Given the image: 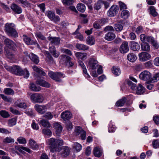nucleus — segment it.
<instances>
[{
  "instance_id": "1",
  "label": "nucleus",
  "mask_w": 159,
  "mask_h": 159,
  "mask_svg": "<svg viewBox=\"0 0 159 159\" xmlns=\"http://www.w3.org/2000/svg\"><path fill=\"white\" fill-rule=\"evenodd\" d=\"M63 143V140L53 138H50L47 141V144L49 146L51 152H59Z\"/></svg>"
},
{
  "instance_id": "2",
  "label": "nucleus",
  "mask_w": 159,
  "mask_h": 159,
  "mask_svg": "<svg viewBox=\"0 0 159 159\" xmlns=\"http://www.w3.org/2000/svg\"><path fill=\"white\" fill-rule=\"evenodd\" d=\"M5 27V32L9 36L15 38L18 36V34L15 29V25L14 24L6 23Z\"/></svg>"
},
{
  "instance_id": "3",
  "label": "nucleus",
  "mask_w": 159,
  "mask_h": 159,
  "mask_svg": "<svg viewBox=\"0 0 159 159\" xmlns=\"http://www.w3.org/2000/svg\"><path fill=\"white\" fill-rule=\"evenodd\" d=\"M6 69L13 74L19 75H22L23 73V70L19 66H5Z\"/></svg>"
},
{
  "instance_id": "4",
  "label": "nucleus",
  "mask_w": 159,
  "mask_h": 159,
  "mask_svg": "<svg viewBox=\"0 0 159 159\" xmlns=\"http://www.w3.org/2000/svg\"><path fill=\"white\" fill-rule=\"evenodd\" d=\"M48 75L52 79L55 81L61 82L62 81L61 78L63 77L64 74L60 72L50 71L48 73Z\"/></svg>"
},
{
  "instance_id": "5",
  "label": "nucleus",
  "mask_w": 159,
  "mask_h": 159,
  "mask_svg": "<svg viewBox=\"0 0 159 159\" xmlns=\"http://www.w3.org/2000/svg\"><path fill=\"white\" fill-rule=\"evenodd\" d=\"M5 46L9 49L14 50L16 47V44L12 40L7 38L4 40Z\"/></svg>"
},
{
  "instance_id": "6",
  "label": "nucleus",
  "mask_w": 159,
  "mask_h": 159,
  "mask_svg": "<svg viewBox=\"0 0 159 159\" xmlns=\"http://www.w3.org/2000/svg\"><path fill=\"white\" fill-rule=\"evenodd\" d=\"M30 99L32 101L35 103H40L43 101L42 96L38 93H33L30 95Z\"/></svg>"
},
{
  "instance_id": "7",
  "label": "nucleus",
  "mask_w": 159,
  "mask_h": 159,
  "mask_svg": "<svg viewBox=\"0 0 159 159\" xmlns=\"http://www.w3.org/2000/svg\"><path fill=\"white\" fill-rule=\"evenodd\" d=\"M98 62L95 59L91 58L89 59L88 67L89 69L95 70L98 67Z\"/></svg>"
},
{
  "instance_id": "8",
  "label": "nucleus",
  "mask_w": 159,
  "mask_h": 159,
  "mask_svg": "<svg viewBox=\"0 0 159 159\" xmlns=\"http://www.w3.org/2000/svg\"><path fill=\"white\" fill-rule=\"evenodd\" d=\"M119 7L117 5H113L108 11L107 15L110 17H112L115 16L118 12Z\"/></svg>"
},
{
  "instance_id": "9",
  "label": "nucleus",
  "mask_w": 159,
  "mask_h": 159,
  "mask_svg": "<svg viewBox=\"0 0 159 159\" xmlns=\"http://www.w3.org/2000/svg\"><path fill=\"white\" fill-rule=\"evenodd\" d=\"M151 76V75L150 72L147 71L142 72L139 75V77L141 79L143 80L148 81L149 82Z\"/></svg>"
},
{
  "instance_id": "10",
  "label": "nucleus",
  "mask_w": 159,
  "mask_h": 159,
  "mask_svg": "<svg viewBox=\"0 0 159 159\" xmlns=\"http://www.w3.org/2000/svg\"><path fill=\"white\" fill-rule=\"evenodd\" d=\"M47 15L51 20L56 23L59 22L60 20L59 16H56L54 12L51 11H48L47 12Z\"/></svg>"
},
{
  "instance_id": "11",
  "label": "nucleus",
  "mask_w": 159,
  "mask_h": 159,
  "mask_svg": "<svg viewBox=\"0 0 159 159\" xmlns=\"http://www.w3.org/2000/svg\"><path fill=\"white\" fill-rule=\"evenodd\" d=\"M47 106L46 105H35L34 106L35 109L39 113L43 114L45 112L47 109Z\"/></svg>"
},
{
  "instance_id": "12",
  "label": "nucleus",
  "mask_w": 159,
  "mask_h": 159,
  "mask_svg": "<svg viewBox=\"0 0 159 159\" xmlns=\"http://www.w3.org/2000/svg\"><path fill=\"white\" fill-rule=\"evenodd\" d=\"M129 50L128 43L125 41L123 42L120 48V52L122 53H125L127 52Z\"/></svg>"
},
{
  "instance_id": "13",
  "label": "nucleus",
  "mask_w": 159,
  "mask_h": 159,
  "mask_svg": "<svg viewBox=\"0 0 159 159\" xmlns=\"http://www.w3.org/2000/svg\"><path fill=\"white\" fill-rule=\"evenodd\" d=\"M140 60L142 61H145L148 60L151 57V55L146 52H142L139 55Z\"/></svg>"
},
{
  "instance_id": "14",
  "label": "nucleus",
  "mask_w": 159,
  "mask_h": 159,
  "mask_svg": "<svg viewBox=\"0 0 159 159\" xmlns=\"http://www.w3.org/2000/svg\"><path fill=\"white\" fill-rule=\"evenodd\" d=\"M61 152L60 153V154L61 156L64 157H66L68 156L70 152L69 148L67 146H63L62 148L61 149Z\"/></svg>"
},
{
  "instance_id": "15",
  "label": "nucleus",
  "mask_w": 159,
  "mask_h": 159,
  "mask_svg": "<svg viewBox=\"0 0 159 159\" xmlns=\"http://www.w3.org/2000/svg\"><path fill=\"white\" fill-rule=\"evenodd\" d=\"M61 117L64 120H68L72 117V114L69 111H66L61 113Z\"/></svg>"
},
{
  "instance_id": "16",
  "label": "nucleus",
  "mask_w": 159,
  "mask_h": 159,
  "mask_svg": "<svg viewBox=\"0 0 159 159\" xmlns=\"http://www.w3.org/2000/svg\"><path fill=\"white\" fill-rule=\"evenodd\" d=\"M136 93L138 95H141L144 93L145 89L141 84H138L137 86H136Z\"/></svg>"
},
{
  "instance_id": "17",
  "label": "nucleus",
  "mask_w": 159,
  "mask_h": 159,
  "mask_svg": "<svg viewBox=\"0 0 159 159\" xmlns=\"http://www.w3.org/2000/svg\"><path fill=\"white\" fill-rule=\"evenodd\" d=\"M78 63L79 65L82 68L83 72L85 74V76L87 78H90V76L87 73V70L83 62L79 60L78 61Z\"/></svg>"
},
{
  "instance_id": "18",
  "label": "nucleus",
  "mask_w": 159,
  "mask_h": 159,
  "mask_svg": "<svg viewBox=\"0 0 159 159\" xmlns=\"http://www.w3.org/2000/svg\"><path fill=\"white\" fill-rule=\"evenodd\" d=\"M36 83L43 87L46 88H49L50 84L45 80L42 79H38L36 80Z\"/></svg>"
},
{
  "instance_id": "19",
  "label": "nucleus",
  "mask_w": 159,
  "mask_h": 159,
  "mask_svg": "<svg viewBox=\"0 0 159 159\" xmlns=\"http://www.w3.org/2000/svg\"><path fill=\"white\" fill-rule=\"evenodd\" d=\"M48 39L50 41V43L52 44L57 45L60 43V39L59 38L49 37H48Z\"/></svg>"
},
{
  "instance_id": "20",
  "label": "nucleus",
  "mask_w": 159,
  "mask_h": 159,
  "mask_svg": "<svg viewBox=\"0 0 159 159\" xmlns=\"http://www.w3.org/2000/svg\"><path fill=\"white\" fill-rule=\"evenodd\" d=\"M53 127L55 129L57 135L59 136L62 130L61 125L58 123H54Z\"/></svg>"
},
{
  "instance_id": "21",
  "label": "nucleus",
  "mask_w": 159,
  "mask_h": 159,
  "mask_svg": "<svg viewBox=\"0 0 159 159\" xmlns=\"http://www.w3.org/2000/svg\"><path fill=\"white\" fill-rule=\"evenodd\" d=\"M93 154L96 157H100L102 155V151L101 148L98 147H95L93 150Z\"/></svg>"
},
{
  "instance_id": "22",
  "label": "nucleus",
  "mask_w": 159,
  "mask_h": 159,
  "mask_svg": "<svg viewBox=\"0 0 159 159\" xmlns=\"http://www.w3.org/2000/svg\"><path fill=\"white\" fill-rule=\"evenodd\" d=\"M115 37V34L111 31L108 32L105 36V39L107 41H111L114 39Z\"/></svg>"
},
{
  "instance_id": "23",
  "label": "nucleus",
  "mask_w": 159,
  "mask_h": 159,
  "mask_svg": "<svg viewBox=\"0 0 159 159\" xmlns=\"http://www.w3.org/2000/svg\"><path fill=\"white\" fill-rule=\"evenodd\" d=\"M29 56L31 61L34 63L37 64L39 63V58L36 55L31 53L29 54Z\"/></svg>"
},
{
  "instance_id": "24",
  "label": "nucleus",
  "mask_w": 159,
  "mask_h": 159,
  "mask_svg": "<svg viewBox=\"0 0 159 159\" xmlns=\"http://www.w3.org/2000/svg\"><path fill=\"white\" fill-rule=\"evenodd\" d=\"M87 53L85 52H77L75 53V55L78 59H81L83 60L87 58Z\"/></svg>"
},
{
  "instance_id": "25",
  "label": "nucleus",
  "mask_w": 159,
  "mask_h": 159,
  "mask_svg": "<svg viewBox=\"0 0 159 159\" xmlns=\"http://www.w3.org/2000/svg\"><path fill=\"white\" fill-rule=\"evenodd\" d=\"M11 7L12 10L17 14H20L22 12V10L21 7H19L16 4L14 3L12 4Z\"/></svg>"
},
{
  "instance_id": "26",
  "label": "nucleus",
  "mask_w": 159,
  "mask_h": 159,
  "mask_svg": "<svg viewBox=\"0 0 159 159\" xmlns=\"http://www.w3.org/2000/svg\"><path fill=\"white\" fill-rule=\"evenodd\" d=\"M60 57H61L60 61L65 63H68L71 59L70 57L65 55H61Z\"/></svg>"
},
{
  "instance_id": "27",
  "label": "nucleus",
  "mask_w": 159,
  "mask_h": 159,
  "mask_svg": "<svg viewBox=\"0 0 159 159\" xmlns=\"http://www.w3.org/2000/svg\"><path fill=\"white\" fill-rule=\"evenodd\" d=\"M76 48L79 50L85 51L89 49V47L83 44L77 43L76 44Z\"/></svg>"
},
{
  "instance_id": "28",
  "label": "nucleus",
  "mask_w": 159,
  "mask_h": 159,
  "mask_svg": "<svg viewBox=\"0 0 159 159\" xmlns=\"http://www.w3.org/2000/svg\"><path fill=\"white\" fill-rule=\"evenodd\" d=\"M29 143L30 148L34 150H36L39 148V145L37 144L34 140L32 139L30 140Z\"/></svg>"
},
{
  "instance_id": "29",
  "label": "nucleus",
  "mask_w": 159,
  "mask_h": 159,
  "mask_svg": "<svg viewBox=\"0 0 159 159\" xmlns=\"http://www.w3.org/2000/svg\"><path fill=\"white\" fill-rule=\"evenodd\" d=\"M130 47L131 49L134 51H138L140 48L139 45L137 43L134 41H133L131 43Z\"/></svg>"
},
{
  "instance_id": "30",
  "label": "nucleus",
  "mask_w": 159,
  "mask_h": 159,
  "mask_svg": "<svg viewBox=\"0 0 159 159\" xmlns=\"http://www.w3.org/2000/svg\"><path fill=\"white\" fill-rule=\"evenodd\" d=\"M33 69L34 71L42 75L45 76L46 75V73L43 70L36 66H33Z\"/></svg>"
},
{
  "instance_id": "31",
  "label": "nucleus",
  "mask_w": 159,
  "mask_h": 159,
  "mask_svg": "<svg viewBox=\"0 0 159 159\" xmlns=\"http://www.w3.org/2000/svg\"><path fill=\"white\" fill-rule=\"evenodd\" d=\"M126 98L123 97L121 99L118 101L116 103V105L117 107H121L123 106L125 104L126 101Z\"/></svg>"
},
{
  "instance_id": "32",
  "label": "nucleus",
  "mask_w": 159,
  "mask_h": 159,
  "mask_svg": "<svg viewBox=\"0 0 159 159\" xmlns=\"http://www.w3.org/2000/svg\"><path fill=\"white\" fill-rule=\"evenodd\" d=\"M128 60L131 62H134L137 59V57L136 55L133 53H129L127 56Z\"/></svg>"
},
{
  "instance_id": "33",
  "label": "nucleus",
  "mask_w": 159,
  "mask_h": 159,
  "mask_svg": "<svg viewBox=\"0 0 159 159\" xmlns=\"http://www.w3.org/2000/svg\"><path fill=\"white\" fill-rule=\"evenodd\" d=\"M129 16V13L128 11L124 10L121 12L120 17L124 19L128 18Z\"/></svg>"
},
{
  "instance_id": "34",
  "label": "nucleus",
  "mask_w": 159,
  "mask_h": 159,
  "mask_svg": "<svg viewBox=\"0 0 159 159\" xmlns=\"http://www.w3.org/2000/svg\"><path fill=\"white\" fill-rule=\"evenodd\" d=\"M15 104L16 107L24 109H25L27 107V106L25 103L20 102L18 101H16Z\"/></svg>"
},
{
  "instance_id": "35",
  "label": "nucleus",
  "mask_w": 159,
  "mask_h": 159,
  "mask_svg": "<svg viewBox=\"0 0 159 159\" xmlns=\"http://www.w3.org/2000/svg\"><path fill=\"white\" fill-rule=\"evenodd\" d=\"M102 6V1L101 0H99L94 4L93 8L95 10L98 11L101 9Z\"/></svg>"
},
{
  "instance_id": "36",
  "label": "nucleus",
  "mask_w": 159,
  "mask_h": 159,
  "mask_svg": "<svg viewBox=\"0 0 159 159\" xmlns=\"http://www.w3.org/2000/svg\"><path fill=\"white\" fill-rule=\"evenodd\" d=\"M141 48L142 50L148 52L150 50V46L148 43H144L141 44Z\"/></svg>"
},
{
  "instance_id": "37",
  "label": "nucleus",
  "mask_w": 159,
  "mask_h": 159,
  "mask_svg": "<svg viewBox=\"0 0 159 159\" xmlns=\"http://www.w3.org/2000/svg\"><path fill=\"white\" fill-rule=\"evenodd\" d=\"M30 89L33 91H39L41 89L40 87L38 86H36L35 84L33 83H30Z\"/></svg>"
},
{
  "instance_id": "38",
  "label": "nucleus",
  "mask_w": 159,
  "mask_h": 159,
  "mask_svg": "<svg viewBox=\"0 0 159 159\" xmlns=\"http://www.w3.org/2000/svg\"><path fill=\"white\" fill-rule=\"evenodd\" d=\"M112 72L114 75L117 76L119 75L121 73V70L119 67L116 66L113 67Z\"/></svg>"
},
{
  "instance_id": "39",
  "label": "nucleus",
  "mask_w": 159,
  "mask_h": 159,
  "mask_svg": "<svg viewBox=\"0 0 159 159\" xmlns=\"http://www.w3.org/2000/svg\"><path fill=\"white\" fill-rule=\"evenodd\" d=\"M40 124L44 127L49 128L51 125L49 122L47 120L43 119L40 120Z\"/></svg>"
},
{
  "instance_id": "40",
  "label": "nucleus",
  "mask_w": 159,
  "mask_h": 159,
  "mask_svg": "<svg viewBox=\"0 0 159 159\" xmlns=\"http://www.w3.org/2000/svg\"><path fill=\"white\" fill-rule=\"evenodd\" d=\"M158 80H159V73H157L154 75L152 77H151L150 82H155Z\"/></svg>"
},
{
  "instance_id": "41",
  "label": "nucleus",
  "mask_w": 159,
  "mask_h": 159,
  "mask_svg": "<svg viewBox=\"0 0 159 159\" xmlns=\"http://www.w3.org/2000/svg\"><path fill=\"white\" fill-rule=\"evenodd\" d=\"M77 8L79 11L83 12L85 10V6L83 4L79 3L77 4Z\"/></svg>"
},
{
  "instance_id": "42",
  "label": "nucleus",
  "mask_w": 159,
  "mask_h": 159,
  "mask_svg": "<svg viewBox=\"0 0 159 159\" xmlns=\"http://www.w3.org/2000/svg\"><path fill=\"white\" fill-rule=\"evenodd\" d=\"M23 39L24 42L27 45L32 44L33 41L31 39L26 35H23Z\"/></svg>"
},
{
  "instance_id": "43",
  "label": "nucleus",
  "mask_w": 159,
  "mask_h": 159,
  "mask_svg": "<svg viewBox=\"0 0 159 159\" xmlns=\"http://www.w3.org/2000/svg\"><path fill=\"white\" fill-rule=\"evenodd\" d=\"M5 51L7 56L8 58L11 59L14 57V55L12 53L10 49H8V48H5Z\"/></svg>"
},
{
  "instance_id": "44",
  "label": "nucleus",
  "mask_w": 159,
  "mask_h": 159,
  "mask_svg": "<svg viewBox=\"0 0 159 159\" xmlns=\"http://www.w3.org/2000/svg\"><path fill=\"white\" fill-rule=\"evenodd\" d=\"M87 44L91 45L94 44L95 39L92 36H89L86 39Z\"/></svg>"
},
{
  "instance_id": "45",
  "label": "nucleus",
  "mask_w": 159,
  "mask_h": 159,
  "mask_svg": "<svg viewBox=\"0 0 159 159\" xmlns=\"http://www.w3.org/2000/svg\"><path fill=\"white\" fill-rule=\"evenodd\" d=\"M3 91L5 94L8 95H12L14 93V91L9 88H5Z\"/></svg>"
},
{
  "instance_id": "46",
  "label": "nucleus",
  "mask_w": 159,
  "mask_h": 159,
  "mask_svg": "<svg viewBox=\"0 0 159 159\" xmlns=\"http://www.w3.org/2000/svg\"><path fill=\"white\" fill-rule=\"evenodd\" d=\"M152 144L153 148L156 149L159 148V139H155L153 140Z\"/></svg>"
},
{
  "instance_id": "47",
  "label": "nucleus",
  "mask_w": 159,
  "mask_h": 159,
  "mask_svg": "<svg viewBox=\"0 0 159 159\" xmlns=\"http://www.w3.org/2000/svg\"><path fill=\"white\" fill-rule=\"evenodd\" d=\"M73 147L78 152L80 151L82 148L81 145L78 143H75L73 145Z\"/></svg>"
},
{
  "instance_id": "48",
  "label": "nucleus",
  "mask_w": 159,
  "mask_h": 159,
  "mask_svg": "<svg viewBox=\"0 0 159 159\" xmlns=\"http://www.w3.org/2000/svg\"><path fill=\"white\" fill-rule=\"evenodd\" d=\"M150 14L153 16H156L157 15V13L154 7L151 6L150 7Z\"/></svg>"
},
{
  "instance_id": "49",
  "label": "nucleus",
  "mask_w": 159,
  "mask_h": 159,
  "mask_svg": "<svg viewBox=\"0 0 159 159\" xmlns=\"http://www.w3.org/2000/svg\"><path fill=\"white\" fill-rule=\"evenodd\" d=\"M0 115L3 118H7L10 116L8 112L5 110H1L0 111Z\"/></svg>"
},
{
  "instance_id": "50",
  "label": "nucleus",
  "mask_w": 159,
  "mask_h": 159,
  "mask_svg": "<svg viewBox=\"0 0 159 159\" xmlns=\"http://www.w3.org/2000/svg\"><path fill=\"white\" fill-rule=\"evenodd\" d=\"M63 4L65 5H70L72 4L74 1L73 0H62Z\"/></svg>"
},
{
  "instance_id": "51",
  "label": "nucleus",
  "mask_w": 159,
  "mask_h": 159,
  "mask_svg": "<svg viewBox=\"0 0 159 159\" xmlns=\"http://www.w3.org/2000/svg\"><path fill=\"white\" fill-rule=\"evenodd\" d=\"M3 141L5 143H10L14 142V140L10 137H7L3 140Z\"/></svg>"
},
{
  "instance_id": "52",
  "label": "nucleus",
  "mask_w": 159,
  "mask_h": 159,
  "mask_svg": "<svg viewBox=\"0 0 159 159\" xmlns=\"http://www.w3.org/2000/svg\"><path fill=\"white\" fill-rule=\"evenodd\" d=\"M123 26L122 25L119 24H116L115 25L114 29L116 31H120L123 29Z\"/></svg>"
},
{
  "instance_id": "53",
  "label": "nucleus",
  "mask_w": 159,
  "mask_h": 159,
  "mask_svg": "<svg viewBox=\"0 0 159 159\" xmlns=\"http://www.w3.org/2000/svg\"><path fill=\"white\" fill-rule=\"evenodd\" d=\"M16 121L15 118H12L8 120V125L10 126H11L16 124Z\"/></svg>"
},
{
  "instance_id": "54",
  "label": "nucleus",
  "mask_w": 159,
  "mask_h": 159,
  "mask_svg": "<svg viewBox=\"0 0 159 159\" xmlns=\"http://www.w3.org/2000/svg\"><path fill=\"white\" fill-rule=\"evenodd\" d=\"M43 116L46 119L51 120L53 118V116L51 112H48Z\"/></svg>"
},
{
  "instance_id": "55",
  "label": "nucleus",
  "mask_w": 159,
  "mask_h": 159,
  "mask_svg": "<svg viewBox=\"0 0 159 159\" xmlns=\"http://www.w3.org/2000/svg\"><path fill=\"white\" fill-rule=\"evenodd\" d=\"M17 141L20 144H24L26 143V139L24 138L21 137H19L17 139Z\"/></svg>"
},
{
  "instance_id": "56",
  "label": "nucleus",
  "mask_w": 159,
  "mask_h": 159,
  "mask_svg": "<svg viewBox=\"0 0 159 159\" xmlns=\"http://www.w3.org/2000/svg\"><path fill=\"white\" fill-rule=\"evenodd\" d=\"M82 128L80 126H78L75 129V132L76 135H78L80 134L82 131H84Z\"/></svg>"
},
{
  "instance_id": "57",
  "label": "nucleus",
  "mask_w": 159,
  "mask_h": 159,
  "mask_svg": "<svg viewBox=\"0 0 159 159\" xmlns=\"http://www.w3.org/2000/svg\"><path fill=\"white\" fill-rule=\"evenodd\" d=\"M35 35L37 37L42 40H45L46 39V38L40 32L36 33Z\"/></svg>"
},
{
  "instance_id": "58",
  "label": "nucleus",
  "mask_w": 159,
  "mask_h": 159,
  "mask_svg": "<svg viewBox=\"0 0 159 159\" xmlns=\"http://www.w3.org/2000/svg\"><path fill=\"white\" fill-rule=\"evenodd\" d=\"M61 51L63 53H65L70 56H71L72 54L71 51L68 49L62 48L61 49Z\"/></svg>"
},
{
  "instance_id": "59",
  "label": "nucleus",
  "mask_w": 159,
  "mask_h": 159,
  "mask_svg": "<svg viewBox=\"0 0 159 159\" xmlns=\"http://www.w3.org/2000/svg\"><path fill=\"white\" fill-rule=\"evenodd\" d=\"M16 1L17 2L21 3L23 7L26 6L28 4V2L26 0H16Z\"/></svg>"
},
{
  "instance_id": "60",
  "label": "nucleus",
  "mask_w": 159,
  "mask_h": 159,
  "mask_svg": "<svg viewBox=\"0 0 159 159\" xmlns=\"http://www.w3.org/2000/svg\"><path fill=\"white\" fill-rule=\"evenodd\" d=\"M119 5L120 9V10H122L126 9L127 8V6L123 2L119 1Z\"/></svg>"
},
{
  "instance_id": "61",
  "label": "nucleus",
  "mask_w": 159,
  "mask_h": 159,
  "mask_svg": "<svg viewBox=\"0 0 159 159\" xmlns=\"http://www.w3.org/2000/svg\"><path fill=\"white\" fill-rule=\"evenodd\" d=\"M43 133L45 135L51 136L52 134V133L50 130L49 129H44L43 130Z\"/></svg>"
},
{
  "instance_id": "62",
  "label": "nucleus",
  "mask_w": 159,
  "mask_h": 159,
  "mask_svg": "<svg viewBox=\"0 0 159 159\" xmlns=\"http://www.w3.org/2000/svg\"><path fill=\"white\" fill-rule=\"evenodd\" d=\"M127 84L130 87L131 89L133 90H134L136 89L135 84L133 83L132 81L130 80L127 81Z\"/></svg>"
},
{
  "instance_id": "63",
  "label": "nucleus",
  "mask_w": 159,
  "mask_h": 159,
  "mask_svg": "<svg viewBox=\"0 0 159 159\" xmlns=\"http://www.w3.org/2000/svg\"><path fill=\"white\" fill-rule=\"evenodd\" d=\"M25 113L29 116H34V114L32 109L31 108H29L25 111Z\"/></svg>"
},
{
  "instance_id": "64",
  "label": "nucleus",
  "mask_w": 159,
  "mask_h": 159,
  "mask_svg": "<svg viewBox=\"0 0 159 159\" xmlns=\"http://www.w3.org/2000/svg\"><path fill=\"white\" fill-rule=\"evenodd\" d=\"M23 73L22 74V75H24V77L25 78H28L30 75L29 71L26 69H25L24 70H23Z\"/></svg>"
}]
</instances>
